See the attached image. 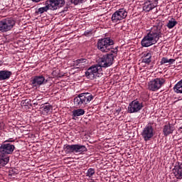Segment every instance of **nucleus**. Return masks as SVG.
<instances>
[{
	"label": "nucleus",
	"instance_id": "8",
	"mask_svg": "<svg viewBox=\"0 0 182 182\" xmlns=\"http://www.w3.org/2000/svg\"><path fill=\"white\" fill-rule=\"evenodd\" d=\"M127 16V11L124 9H119L118 11H116L112 16V21L114 23L119 22V21H122Z\"/></svg>",
	"mask_w": 182,
	"mask_h": 182
},
{
	"label": "nucleus",
	"instance_id": "19",
	"mask_svg": "<svg viewBox=\"0 0 182 182\" xmlns=\"http://www.w3.org/2000/svg\"><path fill=\"white\" fill-rule=\"evenodd\" d=\"M152 56L153 55L151 54V53H144L141 58L142 63H146V65H150V63H151Z\"/></svg>",
	"mask_w": 182,
	"mask_h": 182
},
{
	"label": "nucleus",
	"instance_id": "33",
	"mask_svg": "<svg viewBox=\"0 0 182 182\" xmlns=\"http://www.w3.org/2000/svg\"><path fill=\"white\" fill-rule=\"evenodd\" d=\"M174 62H176L175 59H168V63H169V65H172V63H174Z\"/></svg>",
	"mask_w": 182,
	"mask_h": 182
},
{
	"label": "nucleus",
	"instance_id": "25",
	"mask_svg": "<svg viewBox=\"0 0 182 182\" xmlns=\"http://www.w3.org/2000/svg\"><path fill=\"white\" fill-rule=\"evenodd\" d=\"M173 90L176 93H182V80L174 86Z\"/></svg>",
	"mask_w": 182,
	"mask_h": 182
},
{
	"label": "nucleus",
	"instance_id": "23",
	"mask_svg": "<svg viewBox=\"0 0 182 182\" xmlns=\"http://www.w3.org/2000/svg\"><path fill=\"white\" fill-rule=\"evenodd\" d=\"M154 8H156L155 5L151 4V3H149V1H146L143 6V10L146 11V12H150V11H152V9H154Z\"/></svg>",
	"mask_w": 182,
	"mask_h": 182
},
{
	"label": "nucleus",
	"instance_id": "28",
	"mask_svg": "<svg viewBox=\"0 0 182 182\" xmlns=\"http://www.w3.org/2000/svg\"><path fill=\"white\" fill-rule=\"evenodd\" d=\"M83 2H86V0H70V4L75 5H79V4H83Z\"/></svg>",
	"mask_w": 182,
	"mask_h": 182
},
{
	"label": "nucleus",
	"instance_id": "32",
	"mask_svg": "<svg viewBox=\"0 0 182 182\" xmlns=\"http://www.w3.org/2000/svg\"><path fill=\"white\" fill-rule=\"evenodd\" d=\"M21 103L24 106H28V105H31V100H24L21 102Z\"/></svg>",
	"mask_w": 182,
	"mask_h": 182
},
{
	"label": "nucleus",
	"instance_id": "3",
	"mask_svg": "<svg viewBox=\"0 0 182 182\" xmlns=\"http://www.w3.org/2000/svg\"><path fill=\"white\" fill-rule=\"evenodd\" d=\"M113 45H114L113 40L110 38H105L98 41L97 48L101 52H109L111 50L113 53H117V48H113Z\"/></svg>",
	"mask_w": 182,
	"mask_h": 182
},
{
	"label": "nucleus",
	"instance_id": "5",
	"mask_svg": "<svg viewBox=\"0 0 182 182\" xmlns=\"http://www.w3.org/2000/svg\"><path fill=\"white\" fill-rule=\"evenodd\" d=\"M16 25V21L13 18H6L0 21V32L5 33L12 31L14 27Z\"/></svg>",
	"mask_w": 182,
	"mask_h": 182
},
{
	"label": "nucleus",
	"instance_id": "20",
	"mask_svg": "<svg viewBox=\"0 0 182 182\" xmlns=\"http://www.w3.org/2000/svg\"><path fill=\"white\" fill-rule=\"evenodd\" d=\"M87 60L85 58L78 59L75 61V65H77V68L82 69V68H85V65L87 64Z\"/></svg>",
	"mask_w": 182,
	"mask_h": 182
},
{
	"label": "nucleus",
	"instance_id": "34",
	"mask_svg": "<svg viewBox=\"0 0 182 182\" xmlns=\"http://www.w3.org/2000/svg\"><path fill=\"white\" fill-rule=\"evenodd\" d=\"M120 112H122V108H118L117 109H116L114 114L118 116V114H119V113H120Z\"/></svg>",
	"mask_w": 182,
	"mask_h": 182
},
{
	"label": "nucleus",
	"instance_id": "21",
	"mask_svg": "<svg viewBox=\"0 0 182 182\" xmlns=\"http://www.w3.org/2000/svg\"><path fill=\"white\" fill-rule=\"evenodd\" d=\"M85 104L83 102V99L82 98V95L80 94L74 98V105L76 107H80L82 105Z\"/></svg>",
	"mask_w": 182,
	"mask_h": 182
},
{
	"label": "nucleus",
	"instance_id": "31",
	"mask_svg": "<svg viewBox=\"0 0 182 182\" xmlns=\"http://www.w3.org/2000/svg\"><path fill=\"white\" fill-rule=\"evenodd\" d=\"M165 63H168V58L164 57L161 58V60L160 62L161 65H164Z\"/></svg>",
	"mask_w": 182,
	"mask_h": 182
},
{
	"label": "nucleus",
	"instance_id": "9",
	"mask_svg": "<svg viewBox=\"0 0 182 182\" xmlns=\"http://www.w3.org/2000/svg\"><path fill=\"white\" fill-rule=\"evenodd\" d=\"M14 150H15V145L6 143V141L0 146V153H2L4 156L12 154Z\"/></svg>",
	"mask_w": 182,
	"mask_h": 182
},
{
	"label": "nucleus",
	"instance_id": "26",
	"mask_svg": "<svg viewBox=\"0 0 182 182\" xmlns=\"http://www.w3.org/2000/svg\"><path fill=\"white\" fill-rule=\"evenodd\" d=\"M43 113H49L52 110V105H43L41 107Z\"/></svg>",
	"mask_w": 182,
	"mask_h": 182
},
{
	"label": "nucleus",
	"instance_id": "15",
	"mask_svg": "<svg viewBox=\"0 0 182 182\" xmlns=\"http://www.w3.org/2000/svg\"><path fill=\"white\" fill-rule=\"evenodd\" d=\"M12 76V72L9 70H0V80H8Z\"/></svg>",
	"mask_w": 182,
	"mask_h": 182
},
{
	"label": "nucleus",
	"instance_id": "6",
	"mask_svg": "<svg viewBox=\"0 0 182 182\" xmlns=\"http://www.w3.org/2000/svg\"><path fill=\"white\" fill-rule=\"evenodd\" d=\"M114 60V55L113 53H107L105 55H103L101 58H100L98 66H100L101 69L102 68H109V66H112L113 65V61Z\"/></svg>",
	"mask_w": 182,
	"mask_h": 182
},
{
	"label": "nucleus",
	"instance_id": "36",
	"mask_svg": "<svg viewBox=\"0 0 182 182\" xmlns=\"http://www.w3.org/2000/svg\"><path fill=\"white\" fill-rule=\"evenodd\" d=\"M31 1H33V2H36V3L41 2V0H31Z\"/></svg>",
	"mask_w": 182,
	"mask_h": 182
},
{
	"label": "nucleus",
	"instance_id": "14",
	"mask_svg": "<svg viewBox=\"0 0 182 182\" xmlns=\"http://www.w3.org/2000/svg\"><path fill=\"white\" fill-rule=\"evenodd\" d=\"M81 97L82 99V102H84V105H87L90 102H92L93 100V95L89 92L86 93H82L80 94Z\"/></svg>",
	"mask_w": 182,
	"mask_h": 182
},
{
	"label": "nucleus",
	"instance_id": "7",
	"mask_svg": "<svg viewBox=\"0 0 182 182\" xmlns=\"http://www.w3.org/2000/svg\"><path fill=\"white\" fill-rule=\"evenodd\" d=\"M166 83V80L163 77L155 78L148 83V89L151 92H156L161 89V86Z\"/></svg>",
	"mask_w": 182,
	"mask_h": 182
},
{
	"label": "nucleus",
	"instance_id": "37",
	"mask_svg": "<svg viewBox=\"0 0 182 182\" xmlns=\"http://www.w3.org/2000/svg\"><path fill=\"white\" fill-rule=\"evenodd\" d=\"M70 5V3H67V6H69Z\"/></svg>",
	"mask_w": 182,
	"mask_h": 182
},
{
	"label": "nucleus",
	"instance_id": "35",
	"mask_svg": "<svg viewBox=\"0 0 182 182\" xmlns=\"http://www.w3.org/2000/svg\"><path fill=\"white\" fill-rule=\"evenodd\" d=\"M90 33H92V32H90V31H85V33H84V35L85 36H87V35H90Z\"/></svg>",
	"mask_w": 182,
	"mask_h": 182
},
{
	"label": "nucleus",
	"instance_id": "30",
	"mask_svg": "<svg viewBox=\"0 0 182 182\" xmlns=\"http://www.w3.org/2000/svg\"><path fill=\"white\" fill-rule=\"evenodd\" d=\"M148 3L151 4L156 7L159 4V0H148Z\"/></svg>",
	"mask_w": 182,
	"mask_h": 182
},
{
	"label": "nucleus",
	"instance_id": "18",
	"mask_svg": "<svg viewBox=\"0 0 182 182\" xmlns=\"http://www.w3.org/2000/svg\"><path fill=\"white\" fill-rule=\"evenodd\" d=\"M9 163V156H5L2 153L0 152V168L1 167H4Z\"/></svg>",
	"mask_w": 182,
	"mask_h": 182
},
{
	"label": "nucleus",
	"instance_id": "11",
	"mask_svg": "<svg viewBox=\"0 0 182 182\" xmlns=\"http://www.w3.org/2000/svg\"><path fill=\"white\" fill-rule=\"evenodd\" d=\"M46 83H48V80L45 79L43 75L35 76L31 80V85L33 87H38V86L46 85Z\"/></svg>",
	"mask_w": 182,
	"mask_h": 182
},
{
	"label": "nucleus",
	"instance_id": "4",
	"mask_svg": "<svg viewBox=\"0 0 182 182\" xmlns=\"http://www.w3.org/2000/svg\"><path fill=\"white\" fill-rule=\"evenodd\" d=\"M103 70L100 66L97 65L90 67L85 72V76L87 79L93 80V79H97V77H102L103 76Z\"/></svg>",
	"mask_w": 182,
	"mask_h": 182
},
{
	"label": "nucleus",
	"instance_id": "2",
	"mask_svg": "<svg viewBox=\"0 0 182 182\" xmlns=\"http://www.w3.org/2000/svg\"><path fill=\"white\" fill-rule=\"evenodd\" d=\"M65 0H48L46 1V6L39 8L36 11V15L43 14L44 12H48L49 9L50 11H56L59 8H62L65 6Z\"/></svg>",
	"mask_w": 182,
	"mask_h": 182
},
{
	"label": "nucleus",
	"instance_id": "29",
	"mask_svg": "<svg viewBox=\"0 0 182 182\" xmlns=\"http://www.w3.org/2000/svg\"><path fill=\"white\" fill-rule=\"evenodd\" d=\"M93 174H95V169L92 168H90L88 170H87V176L88 177H92V176H93Z\"/></svg>",
	"mask_w": 182,
	"mask_h": 182
},
{
	"label": "nucleus",
	"instance_id": "10",
	"mask_svg": "<svg viewBox=\"0 0 182 182\" xmlns=\"http://www.w3.org/2000/svg\"><path fill=\"white\" fill-rule=\"evenodd\" d=\"M141 136L145 141H149L154 136V128L151 125H147L143 129Z\"/></svg>",
	"mask_w": 182,
	"mask_h": 182
},
{
	"label": "nucleus",
	"instance_id": "16",
	"mask_svg": "<svg viewBox=\"0 0 182 182\" xmlns=\"http://www.w3.org/2000/svg\"><path fill=\"white\" fill-rule=\"evenodd\" d=\"M173 132H174V127H171L170 123L164 126L163 133L164 136H167L173 134Z\"/></svg>",
	"mask_w": 182,
	"mask_h": 182
},
{
	"label": "nucleus",
	"instance_id": "17",
	"mask_svg": "<svg viewBox=\"0 0 182 182\" xmlns=\"http://www.w3.org/2000/svg\"><path fill=\"white\" fill-rule=\"evenodd\" d=\"M74 149L75 153H80V154H82V153L87 151V148H86V146L85 145L74 144Z\"/></svg>",
	"mask_w": 182,
	"mask_h": 182
},
{
	"label": "nucleus",
	"instance_id": "24",
	"mask_svg": "<svg viewBox=\"0 0 182 182\" xmlns=\"http://www.w3.org/2000/svg\"><path fill=\"white\" fill-rule=\"evenodd\" d=\"M83 114H85V109H74L73 111V117H77L79 116H83Z\"/></svg>",
	"mask_w": 182,
	"mask_h": 182
},
{
	"label": "nucleus",
	"instance_id": "22",
	"mask_svg": "<svg viewBox=\"0 0 182 182\" xmlns=\"http://www.w3.org/2000/svg\"><path fill=\"white\" fill-rule=\"evenodd\" d=\"M64 151L66 154H71V153H75V144L72 145H65Z\"/></svg>",
	"mask_w": 182,
	"mask_h": 182
},
{
	"label": "nucleus",
	"instance_id": "12",
	"mask_svg": "<svg viewBox=\"0 0 182 182\" xmlns=\"http://www.w3.org/2000/svg\"><path fill=\"white\" fill-rule=\"evenodd\" d=\"M141 107H143V105L139 101L134 100L129 104L128 111L129 113H136L139 110H141Z\"/></svg>",
	"mask_w": 182,
	"mask_h": 182
},
{
	"label": "nucleus",
	"instance_id": "27",
	"mask_svg": "<svg viewBox=\"0 0 182 182\" xmlns=\"http://www.w3.org/2000/svg\"><path fill=\"white\" fill-rule=\"evenodd\" d=\"M177 21H176L174 19H172L168 22L166 26L168 28V29H172V28L175 27Z\"/></svg>",
	"mask_w": 182,
	"mask_h": 182
},
{
	"label": "nucleus",
	"instance_id": "13",
	"mask_svg": "<svg viewBox=\"0 0 182 182\" xmlns=\"http://www.w3.org/2000/svg\"><path fill=\"white\" fill-rule=\"evenodd\" d=\"M175 177L178 180L182 178V164L178 163L173 169Z\"/></svg>",
	"mask_w": 182,
	"mask_h": 182
},
{
	"label": "nucleus",
	"instance_id": "1",
	"mask_svg": "<svg viewBox=\"0 0 182 182\" xmlns=\"http://www.w3.org/2000/svg\"><path fill=\"white\" fill-rule=\"evenodd\" d=\"M163 26H164V24L161 21L154 26L147 35L142 39L141 46L144 48H149L151 45H156L159 39L161 38V35H163Z\"/></svg>",
	"mask_w": 182,
	"mask_h": 182
}]
</instances>
